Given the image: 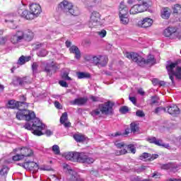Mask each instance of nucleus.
<instances>
[{
	"instance_id": "f257e3e1",
	"label": "nucleus",
	"mask_w": 181,
	"mask_h": 181,
	"mask_svg": "<svg viewBox=\"0 0 181 181\" xmlns=\"http://www.w3.org/2000/svg\"><path fill=\"white\" fill-rule=\"evenodd\" d=\"M29 8L30 12L26 9V4L22 2L17 8L18 15L27 21H32V19L37 18L40 13H42V7L39 4L33 3L30 4Z\"/></svg>"
},
{
	"instance_id": "f03ea898",
	"label": "nucleus",
	"mask_w": 181,
	"mask_h": 181,
	"mask_svg": "<svg viewBox=\"0 0 181 181\" xmlns=\"http://www.w3.org/2000/svg\"><path fill=\"white\" fill-rule=\"evenodd\" d=\"M32 39H33V33L30 30H18L11 35L10 42L13 45H18V43H22L23 40L30 42Z\"/></svg>"
},
{
	"instance_id": "7ed1b4c3",
	"label": "nucleus",
	"mask_w": 181,
	"mask_h": 181,
	"mask_svg": "<svg viewBox=\"0 0 181 181\" xmlns=\"http://www.w3.org/2000/svg\"><path fill=\"white\" fill-rule=\"evenodd\" d=\"M125 56L127 59H132L135 62L141 67H144L145 64H155L156 59L152 54H149L147 57V59H144L142 57L135 52H126Z\"/></svg>"
},
{
	"instance_id": "20e7f679",
	"label": "nucleus",
	"mask_w": 181,
	"mask_h": 181,
	"mask_svg": "<svg viewBox=\"0 0 181 181\" xmlns=\"http://www.w3.org/2000/svg\"><path fill=\"white\" fill-rule=\"evenodd\" d=\"M32 124L30 122H27L23 126V128L25 129H28L30 131V129L33 130V135H36L37 136H42V135H45L42 131L45 129V124L40 122V119L39 118L36 117V115H35V117L31 119Z\"/></svg>"
},
{
	"instance_id": "39448f33",
	"label": "nucleus",
	"mask_w": 181,
	"mask_h": 181,
	"mask_svg": "<svg viewBox=\"0 0 181 181\" xmlns=\"http://www.w3.org/2000/svg\"><path fill=\"white\" fill-rule=\"evenodd\" d=\"M59 9H61L65 15H73V16H78L80 15V11L78 8H74L73 3L64 0L58 4Z\"/></svg>"
},
{
	"instance_id": "423d86ee",
	"label": "nucleus",
	"mask_w": 181,
	"mask_h": 181,
	"mask_svg": "<svg viewBox=\"0 0 181 181\" xmlns=\"http://www.w3.org/2000/svg\"><path fill=\"white\" fill-rule=\"evenodd\" d=\"M177 64L171 63L170 65L166 66V69L168 71L170 79L172 83H175L174 77L177 80H181V66H177ZM177 66V67H176ZM176 67L175 71L174 69Z\"/></svg>"
},
{
	"instance_id": "0eeeda50",
	"label": "nucleus",
	"mask_w": 181,
	"mask_h": 181,
	"mask_svg": "<svg viewBox=\"0 0 181 181\" xmlns=\"http://www.w3.org/2000/svg\"><path fill=\"white\" fill-rule=\"evenodd\" d=\"M17 119H23L25 118L26 121H30L35 118V112L26 110L23 106L21 107V109H18V111L16 114Z\"/></svg>"
},
{
	"instance_id": "6e6552de",
	"label": "nucleus",
	"mask_w": 181,
	"mask_h": 181,
	"mask_svg": "<svg viewBox=\"0 0 181 181\" xmlns=\"http://www.w3.org/2000/svg\"><path fill=\"white\" fill-rule=\"evenodd\" d=\"M100 23H101V14L98 11H93L90 13L88 26H89V28H94L95 26H98Z\"/></svg>"
},
{
	"instance_id": "1a4fd4ad",
	"label": "nucleus",
	"mask_w": 181,
	"mask_h": 181,
	"mask_svg": "<svg viewBox=\"0 0 181 181\" xmlns=\"http://www.w3.org/2000/svg\"><path fill=\"white\" fill-rule=\"evenodd\" d=\"M112 107H114V103L107 101L105 103L99 105V110L101 114L104 115H112Z\"/></svg>"
},
{
	"instance_id": "9d476101",
	"label": "nucleus",
	"mask_w": 181,
	"mask_h": 181,
	"mask_svg": "<svg viewBox=\"0 0 181 181\" xmlns=\"http://www.w3.org/2000/svg\"><path fill=\"white\" fill-rule=\"evenodd\" d=\"M41 64L42 66L45 68L44 71H45L47 76H49V77H52V76L59 70V67L56 64H53V62L51 64L41 62Z\"/></svg>"
},
{
	"instance_id": "9b49d317",
	"label": "nucleus",
	"mask_w": 181,
	"mask_h": 181,
	"mask_svg": "<svg viewBox=\"0 0 181 181\" xmlns=\"http://www.w3.org/2000/svg\"><path fill=\"white\" fill-rule=\"evenodd\" d=\"M148 9V3L143 1L141 4H136L131 7L129 10L130 15H138L145 12Z\"/></svg>"
},
{
	"instance_id": "f8f14e48",
	"label": "nucleus",
	"mask_w": 181,
	"mask_h": 181,
	"mask_svg": "<svg viewBox=\"0 0 181 181\" xmlns=\"http://www.w3.org/2000/svg\"><path fill=\"white\" fill-rule=\"evenodd\" d=\"M76 162H79L80 163H88V165L94 163V158L89 157L86 154V153L76 152Z\"/></svg>"
},
{
	"instance_id": "ddd939ff",
	"label": "nucleus",
	"mask_w": 181,
	"mask_h": 181,
	"mask_svg": "<svg viewBox=\"0 0 181 181\" xmlns=\"http://www.w3.org/2000/svg\"><path fill=\"white\" fill-rule=\"evenodd\" d=\"M22 107L24 108H28L29 107V103L25 102H19L16 100H9L7 103V108H11V110H22Z\"/></svg>"
},
{
	"instance_id": "4468645a",
	"label": "nucleus",
	"mask_w": 181,
	"mask_h": 181,
	"mask_svg": "<svg viewBox=\"0 0 181 181\" xmlns=\"http://www.w3.org/2000/svg\"><path fill=\"white\" fill-rule=\"evenodd\" d=\"M153 23V20L149 17H146L137 23V26L139 28H143L144 29H146L148 28H151Z\"/></svg>"
},
{
	"instance_id": "2eb2a0df",
	"label": "nucleus",
	"mask_w": 181,
	"mask_h": 181,
	"mask_svg": "<svg viewBox=\"0 0 181 181\" xmlns=\"http://www.w3.org/2000/svg\"><path fill=\"white\" fill-rule=\"evenodd\" d=\"M23 168L30 170L32 173H36L39 170V165L33 161H27L22 164Z\"/></svg>"
},
{
	"instance_id": "dca6fc26",
	"label": "nucleus",
	"mask_w": 181,
	"mask_h": 181,
	"mask_svg": "<svg viewBox=\"0 0 181 181\" xmlns=\"http://www.w3.org/2000/svg\"><path fill=\"white\" fill-rule=\"evenodd\" d=\"M165 110H167L170 115H173L174 117H176V115H179V114H180V110L176 105H170L167 107Z\"/></svg>"
},
{
	"instance_id": "f3484780",
	"label": "nucleus",
	"mask_w": 181,
	"mask_h": 181,
	"mask_svg": "<svg viewBox=\"0 0 181 181\" xmlns=\"http://www.w3.org/2000/svg\"><path fill=\"white\" fill-rule=\"evenodd\" d=\"M147 141L150 144H155V145H157L158 146H163V148H169L168 144H165L162 142V140L157 139H156V137H149L147 139Z\"/></svg>"
},
{
	"instance_id": "a211bd4d",
	"label": "nucleus",
	"mask_w": 181,
	"mask_h": 181,
	"mask_svg": "<svg viewBox=\"0 0 181 181\" xmlns=\"http://www.w3.org/2000/svg\"><path fill=\"white\" fill-rule=\"evenodd\" d=\"M159 155L158 154H149L147 153H144L139 156L140 160H154V159H158Z\"/></svg>"
},
{
	"instance_id": "6ab92c4d",
	"label": "nucleus",
	"mask_w": 181,
	"mask_h": 181,
	"mask_svg": "<svg viewBox=\"0 0 181 181\" xmlns=\"http://www.w3.org/2000/svg\"><path fill=\"white\" fill-rule=\"evenodd\" d=\"M129 11L128 6L124 2H121L119 6V16H128Z\"/></svg>"
},
{
	"instance_id": "aec40b11",
	"label": "nucleus",
	"mask_w": 181,
	"mask_h": 181,
	"mask_svg": "<svg viewBox=\"0 0 181 181\" xmlns=\"http://www.w3.org/2000/svg\"><path fill=\"white\" fill-rule=\"evenodd\" d=\"M77 152L69 151L64 153V156L66 160H71V162H76Z\"/></svg>"
},
{
	"instance_id": "412c9836",
	"label": "nucleus",
	"mask_w": 181,
	"mask_h": 181,
	"mask_svg": "<svg viewBox=\"0 0 181 181\" xmlns=\"http://www.w3.org/2000/svg\"><path fill=\"white\" fill-rule=\"evenodd\" d=\"M70 53H73L75 54V59H77V60H80V58L81 57V53L80 52V49H78V47L76 45H73L69 48Z\"/></svg>"
},
{
	"instance_id": "4be33fe9",
	"label": "nucleus",
	"mask_w": 181,
	"mask_h": 181,
	"mask_svg": "<svg viewBox=\"0 0 181 181\" xmlns=\"http://www.w3.org/2000/svg\"><path fill=\"white\" fill-rule=\"evenodd\" d=\"M177 168V165L172 163H168L167 164L161 165V169H164V170H170L172 172H176Z\"/></svg>"
},
{
	"instance_id": "5701e85b",
	"label": "nucleus",
	"mask_w": 181,
	"mask_h": 181,
	"mask_svg": "<svg viewBox=\"0 0 181 181\" xmlns=\"http://www.w3.org/2000/svg\"><path fill=\"white\" fill-rule=\"evenodd\" d=\"M14 83L18 84L19 86H25V84L30 83V80L29 77L16 78V80L14 81Z\"/></svg>"
},
{
	"instance_id": "b1692460",
	"label": "nucleus",
	"mask_w": 181,
	"mask_h": 181,
	"mask_svg": "<svg viewBox=\"0 0 181 181\" xmlns=\"http://www.w3.org/2000/svg\"><path fill=\"white\" fill-rule=\"evenodd\" d=\"M19 151H21V155L23 156V158L25 159V158L28 156H30L32 153H33V151L30 148H28L26 147H23L21 149L18 148Z\"/></svg>"
},
{
	"instance_id": "393cba45",
	"label": "nucleus",
	"mask_w": 181,
	"mask_h": 181,
	"mask_svg": "<svg viewBox=\"0 0 181 181\" xmlns=\"http://www.w3.org/2000/svg\"><path fill=\"white\" fill-rule=\"evenodd\" d=\"M107 63H108V57L105 55H100L98 67H105V66H107Z\"/></svg>"
},
{
	"instance_id": "a878e982",
	"label": "nucleus",
	"mask_w": 181,
	"mask_h": 181,
	"mask_svg": "<svg viewBox=\"0 0 181 181\" xmlns=\"http://www.w3.org/2000/svg\"><path fill=\"white\" fill-rule=\"evenodd\" d=\"M170 17V9L168 7L163 8L161 10V18L163 19H169Z\"/></svg>"
},
{
	"instance_id": "bb28decb",
	"label": "nucleus",
	"mask_w": 181,
	"mask_h": 181,
	"mask_svg": "<svg viewBox=\"0 0 181 181\" xmlns=\"http://www.w3.org/2000/svg\"><path fill=\"white\" fill-rule=\"evenodd\" d=\"M88 99L87 98H79L77 99H75L73 104L76 105H83V104H86Z\"/></svg>"
},
{
	"instance_id": "cd10ccee",
	"label": "nucleus",
	"mask_w": 181,
	"mask_h": 181,
	"mask_svg": "<svg viewBox=\"0 0 181 181\" xmlns=\"http://www.w3.org/2000/svg\"><path fill=\"white\" fill-rule=\"evenodd\" d=\"M176 32V30L173 28H168L164 30L163 35L166 37H169L170 36H172L173 33Z\"/></svg>"
},
{
	"instance_id": "c85d7f7f",
	"label": "nucleus",
	"mask_w": 181,
	"mask_h": 181,
	"mask_svg": "<svg viewBox=\"0 0 181 181\" xmlns=\"http://www.w3.org/2000/svg\"><path fill=\"white\" fill-rule=\"evenodd\" d=\"M30 57H25L22 55L18 60V64H20L21 66L25 64V63L30 62Z\"/></svg>"
},
{
	"instance_id": "c756f323",
	"label": "nucleus",
	"mask_w": 181,
	"mask_h": 181,
	"mask_svg": "<svg viewBox=\"0 0 181 181\" xmlns=\"http://www.w3.org/2000/svg\"><path fill=\"white\" fill-rule=\"evenodd\" d=\"M173 13H175L176 15H181V5L179 4H175L172 7Z\"/></svg>"
},
{
	"instance_id": "7c9ffc66",
	"label": "nucleus",
	"mask_w": 181,
	"mask_h": 181,
	"mask_svg": "<svg viewBox=\"0 0 181 181\" xmlns=\"http://www.w3.org/2000/svg\"><path fill=\"white\" fill-rule=\"evenodd\" d=\"M88 60H89L90 63H93L94 66H98V63L100 62V55L93 56L90 59H88Z\"/></svg>"
},
{
	"instance_id": "2f4dec72",
	"label": "nucleus",
	"mask_w": 181,
	"mask_h": 181,
	"mask_svg": "<svg viewBox=\"0 0 181 181\" xmlns=\"http://www.w3.org/2000/svg\"><path fill=\"white\" fill-rule=\"evenodd\" d=\"M120 19V23L122 25H128L129 23V18L128 16H119Z\"/></svg>"
},
{
	"instance_id": "473e14b6",
	"label": "nucleus",
	"mask_w": 181,
	"mask_h": 181,
	"mask_svg": "<svg viewBox=\"0 0 181 181\" xmlns=\"http://www.w3.org/2000/svg\"><path fill=\"white\" fill-rule=\"evenodd\" d=\"M33 95L36 98H45L46 97V93H42L40 91H35L33 93Z\"/></svg>"
},
{
	"instance_id": "72a5a7b5",
	"label": "nucleus",
	"mask_w": 181,
	"mask_h": 181,
	"mask_svg": "<svg viewBox=\"0 0 181 181\" xmlns=\"http://www.w3.org/2000/svg\"><path fill=\"white\" fill-rule=\"evenodd\" d=\"M48 52L47 50L45 49H42L37 51V55L39 57H46V56H47L48 54Z\"/></svg>"
},
{
	"instance_id": "f704fd0d",
	"label": "nucleus",
	"mask_w": 181,
	"mask_h": 181,
	"mask_svg": "<svg viewBox=\"0 0 181 181\" xmlns=\"http://www.w3.org/2000/svg\"><path fill=\"white\" fill-rule=\"evenodd\" d=\"M74 139L76 142H83V141H86V137L81 134L74 135Z\"/></svg>"
},
{
	"instance_id": "c9c22d12",
	"label": "nucleus",
	"mask_w": 181,
	"mask_h": 181,
	"mask_svg": "<svg viewBox=\"0 0 181 181\" xmlns=\"http://www.w3.org/2000/svg\"><path fill=\"white\" fill-rule=\"evenodd\" d=\"M78 78H90L91 77V75L88 73H84V72H78L77 74Z\"/></svg>"
},
{
	"instance_id": "e433bc0d",
	"label": "nucleus",
	"mask_w": 181,
	"mask_h": 181,
	"mask_svg": "<svg viewBox=\"0 0 181 181\" xmlns=\"http://www.w3.org/2000/svg\"><path fill=\"white\" fill-rule=\"evenodd\" d=\"M5 21L6 23H8V25L11 28V29H16V28H18L16 23H13V20L6 19Z\"/></svg>"
},
{
	"instance_id": "4c0bfd02",
	"label": "nucleus",
	"mask_w": 181,
	"mask_h": 181,
	"mask_svg": "<svg viewBox=\"0 0 181 181\" xmlns=\"http://www.w3.org/2000/svg\"><path fill=\"white\" fill-rule=\"evenodd\" d=\"M131 132L135 133L139 129V127L135 122L130 124Z\"/></svg>"
},
{
	"instance_id": "58836bf2",
	"label": "nucleus",
	"mask_w": 181,
	"mask_h": 181,
	"mask_svg": "<svg viewBox=\"0 0 181 181\" xmlns=\"http://www.w3.org/2000/svg\"><path fill=\"white\" fill-rule=\"evenodd\" d=\"M64 168H67V170H69V175H72V177H74V179H75V180H77V179L76 178V172L73 171V170L70 169V167L69 166V165L66 164L64 165Z\"/></svg>"
},
{
	"instance_id": "ea45409f",
	"label": "nucleus",
	"mask_w": 181,
	"mask_h": 181,
	"mask_svg": "<svg viewBox=\"0 0 181 181\" xmlns=\"http://www.w3.org/2000/svg\"><path fill=\"white\" fill-rule=\"evenodd\" d=\"M90 114L93 117H101V110H100V107H98V109L93 110Z\"/></svg>"
},
{
	"instance_id": "a19ab883",
	"label": "nucleus",
	"mask_w": 181,
	"mask_h": 181,
	"mask_svg": "<svg viewBox=\"0 0 181 181\" xmlns=\"http://www.w3.org/2000/svg\"><path fill=\"white\" fill-rule=\"evenodd\" d=\"M68 119L67 112H64L60 117V123L64 124Z\"/></svg>"
},
{
	"instance_id": "79ce46f5",
	"label": "nucleus",
	"mask_w": 181,
	"mask_h": 181,
	"mask_svg": "<svg viewBox=\"0 0 181 181\" xmlns=\"http://www.w3.org/2000/svg\"><path fill=\"white\" fill-rule=\"evenodd\" d=\"M39 67V64L37 62H33L32 64V70L33 74H36L37 73V69Z\"/></svg>"
},
{
	"instance_id": "37998d69",
	"label": "nucleus",
	"mask_w": 181,
	"mask_h": 181,
	"mask_svg": "<svg viewBox=\"0 0 181 181\" xmlns=\"http://www.w3.org/2000/svg\"><path fill=\"white\" fill-rule=\"evenodd\" d=\"M126 148H127V149H129L132 153H135V152H136V149L135 148V146H134V144L126 145Z\"/></svg>"
},
{
	"instance_id": "c03bdc74",
	"label": "nucleus",
	"mask_w": 181,
	"mask_h": 181,
	"mask_svg": "<svg viewBox=\"0 0 181 181\" xmlns=\"http://www.w3.org/2000/svg\"><path fill=\"white\" fill-rule=\"evenodd\" d=\"M52 151L54 155H60V148L57 145H54L52 146Z\"/></svg>"
},
{
	"instance_id": "a18cd8bd",
	"label": "nucleus",
	"mask_w": 181,
	"mask_h": 181,
	"mask_svg": "<svg viewBox=\"0 0 181 181\" xmlns=\"http://www.w3.org/2000/svg\"><path fill=\"white\" fill-rule=\"evenodd\" d=\"M8 172H9V168H8V167H3V168L0 170V175H1V176L8 175Z\"/></svg>"
},
{
	"instance_id": "49530a36",
	"label": "nucleus",
	"mask_w": 181,
	"mask_h": 181,
	"mask_svg": "<svg viewBox=\"0 0 181 181\" xmlns=\"http://www.w3.org/2000/svg\"><path fill=\"white\" fill-rule=\"evenodd\" d=\"M45 45L43 43H37L33 46V50H39V49H42L44 47Z\"/></svg>"
},
{
	"instance_id": "de8ad7c7",
	"label": "nucleus",
	"mask_w": 181,
	"mask_h": 181,
	"mask_svg": "<svg viewBox=\"0 0 181 181\" xmlns=\"http://www.w3.org/2000/svg\"><path fill=\"white\" fill-rule=\"evenodd\" d=\"M115 146L117 148H126L127 144H124V142L115 141Z\"/></svg>"
},
{
	"instance_id": "09e8293b",
	"label": "nucleus",
	"mask_w": 181,
	"mask_h": 181,
	"mask_svg": "<svg viewBox=\"0 0 181 181\" xmlns=\"http://www.w3.org/2000/svg\"><path fill=\"white\" fill-rule=\"evenodd\" d=\"M97 34L100 37H105V36H107V31L105 30H101L100 31L97 32Z\"/></svg>"
},
{
	"instance_id": "8fccbe9b",
	"label": "nucleus",
	"mask_w": 181,
	"mask_h": 181,
	"mask_svg": "<svg viewBox=\"0 0 181 181\" xmlns=\"http://www.w3.org/2000/svg\"><path fill=\"white\" fill-rule=\"evenodd\" d=\"M22 159H24L23 156H22V154H17L13 156V160L18 161V160H22Z\"/></svg>"
},
{
	"instance_id": "3c124183",
	"label": "nucleus",
	"mask_w": 181,
	"mask_h": 181,
	"mask_svg": "<svg viewBox=\"0 0 181 181\" xmlns=\"http://www.w3.org/2000/svg\"><path fill=\"white\" fill-rule=\"evenodd\" d=\"M159 103V98L158 96L151 97V105L158 104Z\"/></svg>"
},
{
	"instance_id": "603ef678",
	"label": "nucleus",
	"mask_w": 181,
	"mask_h": 181,
	"mask_svg": "<svg viewBox=\"0 0 181 181\" xmlns=\"http://www.w3.org/2000/svg\"><path fill=\"white\" fill-rule=\"evenodd\" d=\"M129 110L128 109V107L127 106H123L119 109V112L121 114H127Z\"/></svg>"
},
{
	"instance_id": "864d4df0",
	"label": "nucleus",
	"mask_w": 181,
	"mask_h": 181,
	"mask_svg": "<svg viewBox=\"0 0 181 181\" xmlns=\"http://www.w3.org/2000/svg\"><path fill=\"white\" fill-rule=\"evenodd\" d=\"M90 100L92 101H93V103H98V102L101 101V98H100L98 96L92 95V96H90Z\"/></svg>"
},
{
	"instance_id": "5fc2aeb1",
	"label": "nucleus",
	"mask_w": 181,
	"mask_h": 181,
	"mask_svg": "<svg viewBox=\"0 0 181 181\" xmlns=\"http://www.w3.org/2000/svg\"><path fill=\"white\" fill-rule=\"evenodd\" d=\"M160 111H164V112H166V108L163 107H157L155 110V114H159V112H160Z\"/></svg>"
},
{
	"instance_id": "6e6d98bb",
	"label": "nucleus",
	"mask_w": 181,
	"mask_h": 181,
	"mask_svg": "<svg viewBox=\"0 0 181 181\" xmlns=\"http://www.w3.org/2000/svg\"><path fill=\"white\" fill-rule=\"evenodd\" d=\"M40 169V170H47V171L53 170V169H52V167L49 165H42Z\"/></svg>"
},
{
	"instance_id": "4d7b16f0",
	"label": "nucleus",
	"mask_w": 181,
	"mask_h": 181,
	"mask_svg": "<svg viewBox=\"0 0 181 181\" xmlns=\"http://www.w3.org/2000/svg\"><path fill=\"white\" fill-rule=\"evenodd\" d=\"M136 115L142 118L143 117H145V113H144V111L142 110H137Z\"/></svg>"
},
{
	"instance_id": "13d9d810",
	"label": "nucleus",
	"mask_w": 181,
	"mask_h": 181,
	"mask_svg": "<svg viewBox=\"0 0 181 181\" xmlns=\"http://www.w3.org/2000/svg\"><path fill=\"white\" fill-rule=\"evenodd\" d=\"M90 4L93 5H98V4L101 3V0H88Z\"/></svg>"
},
{
	"instance_id": "bf43d9fd",
	"label": "nucleus",
	"mask_w": 181,
	"mask_h": 181,
	"mask_svg": "<svg viewBox=\"0 0 181 181\" xmlns=\"http://www.w3.org/2000/svg\"><path fill=\"white\" fill-rule=\"evenodd\" d=\"M151 81H152V83L153 84V86H158L160 81L158 78H153L151 80Z\"/></svg>"
},
{
	"instance_id": "052dcab7",
	"label": "nucleus",
	"mask_w": 181,
	"mask_h": 181,
	"mask_svg": "<svg viewBox=\"0 0 181 181\" xmlns=\"http://www.w3.org/2000/svg\"><path fill=\"white\" fill-rule=\"evenodd\" d=\"M151 177H154L155 179H159V177H160V173H154L151 175Z\"/></svg>"
},
{
	"instance_id": "680f3d73",
	"label": "nucleus",
	"mask_w": 181,
	"mask_h": 181,
	"mask_svg": "<svg viewBox=\"0 0 181 181\" xmlns=\"http://www.w3.org/2000/svg\"><path fill=\"white\" fill-rule=\"evenodd\" d=\"M128 151H127V149H123V150H121L120 151L117 152L116 153V155H125V153H127Z\"/></svg>"
},
{
	"instance_id": "e2e57ef3",
	"label": "nucleus",
	"mask_w": 181,
	"mask_h": 181,
	"mask_svg": "<svg viewBox=\"0 0 181 181\" xmlns=\"http://www.w3.org/2000/svg\"><path fill=\"white\" fill-rule=\"evenodd\" d=\"M62 124L65 127V128H69L70 127H71V123H70V122L67 121L64 122V123H62Z\"/></svg>"
},
{
	"instance_id": "0e129e2a",
	"label": "nucleus",
	"mask_w": 181,
	"mask_h": 181,
	"mask_svg": "<svg viewBox=\"0 0 181 181\" xmlns=\"http://www.w3.org/2000/svg\"><path fill=\"white\" fill-rule=\"evenodd\" d=\"M59 84L62 86V87H67V82L64 81H59Z\"/></svg>"
},
{
	"instance_id": "69168bd1",
	"label": "nucleus",
	"mask_w": 181,
	"mask_h": 181,
	"mask_svg": "<svg viewBox=\"0 0 181 181\" xmlns=\"http://www.w3.org/2000/svg\"><path fill=\"white\" fill-rule=\"evenodd\" d=\"M54 106L56 107V108H58V110H62V105L60 104V103L56 101L54 103Z\"/></svg>"
},
{
	"instance_id": "338daca9",
	"label": "nucleus",
	"mask_w": 181,
	"mask_h": 181,
	"mask_svg": "<svg viewBox=\"0 0 181 181\" xmlns=\"http://www.w3.org/2000/svg\"><path fill=\"white\" fill-rule=\"evenodd\" d=\"M45 134V135H47V136H50L53 135V132H52L50 130H46Z\"/></svg>"
},
{
	"instance_id": "774afa93",
	"label": "nucleus",
	"mask_w": 181,
	"mask_h": 181,
	"mask_svg": "<svg viewBox=\"0 0 181 181\" xmlns=\"http://www.w3.org/2000/svg\"><path fill=\"white\" fill-rule=\"evenodd\" d=\"M6 43V37H1L0 39V45H5Z\"/></svg>"
}]
</instances>
